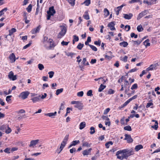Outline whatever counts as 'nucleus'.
Wrapping results in <instances>:
<instances>
[{
    "label": "nucleus",
    "mask_w": 160,
    "mask_h": 160,
    "mask_svg": "<svg viewBox=\"0 0 160 160\" xmlns=\"http://www.w3.org/2000/svg\"><path fill=\"white\" fill-rule=\"evenodd\" d=\"M57 112H51L45 114V115L48 116L50 117H52V116H56Z\"/></svg>",
    "instance_id": "19"
},
{
    "label": "nucleus",
    "mask_w": 160,
    "mask_h": 160,
    "mask_svg": "<svg viewBox=\"0 0 160 160\" xmlns=\"http://www.w3.org/2000/svg\"><path fill=\"white\" fill-rule=\"evenodd\" d=\"M80 141L79 140H75L73 141L71 144L68 147V148H70L72 146H75L78 144L79 143Z\"/></svg>",
    "instance_id": "15"
},
{
    "label": "nucleus",
    "mask_w": 160,
    "mask_h": 160,
    "mask_svg": "<svg viewBox=\"0 0 160 160\" xmlns=\"http://www.w3.org/2000/svg\"><path fill=\"white\" fill-rule=\"evenodd\" d=\"M95 128L93 127H92L90 128L91 131L90 133L91 134H93L95 133Z\"/></svg>",
    "instance_id": "29"
},
{
    "label": "nucleus",
    "mask_w": 160,
    "mask_h": 160,
    "mask_svg": "<svg viewBox=\"0 0 160 160\" xmlns=\"http://www.w3.org/2000/svg\"><path fill=\"white\" fill-rule=\"evenodd\" d=\"M41 142V141L39 139L32 140L30 142V144L29 145V147H33L36 145L38 143H40Z\"/></svg>",
    "instance_id": "3"
},
{
    "label": "nucleus",
    "mask_w": 160,
    "mask_h": 160,
    "mask_svg": "<svg viewBox=\"0 0 160 160\" xmlns=\"http://www.w3.org/2000/svg\"><path fill=\"white\" fill-rule=\"evenodd\" d=\"M38 68L40 70H42L44 68V66L42 64H39L38 65Z\"/></svg>",
    "instance_id": "38"
},
{
    "label": "nucleus",
    "mask_w": 160,
    "mask_h": 160,
    "mask_svg": "<svg viewBox=\"0 0 160 160\" xmlns=\"http://www.w3.org/2000/svg\"><path fill=\"white\" fill-rule=\"evenodd\" d=\"M92 90H89L87 92V95L88 96L91 97L92 96L93 94H92Z\"/></svg>",
    "instance_id": "37"
},
{
    "label": "nucleus",
    "mask_w": 160,
    "mask_h": 160,
    "mask_svg": "<svg viewBox=\"0 0 160 160\" xmlns=\"http://www.w3.org/2000/svg\"><path fill=\"white\" fill-rule=\"evenodd\" d=\"M30 92L28 91L23 92L20 93L19 97H21L22 99H25L27 98Z\"/></svg>",
    "instance_id": "2"
},
{
    "label": "nucleus",
    "mask_w": 160,
    "mask_h": 160,
    "mask_svg": "<svg viewBox=\"0 0 160 160\" xmlns=\"http://www.w3.org/2000/svg\"><path fill=\"white\" fill-rule=\"evenodd\" d=\"M31 43L29 42L28 44H27L26 45H25L23 47V49H26L28 47H29L31 45Z\"/></svg>",
    "instance_id": "59"
},
{
    "label": "nucleus",
    "mask_w": 160,
    "mask_h": 160,
    "mask_svg": "<svg viewBox=\"0 0 160 160\" xmlns=\"http://www.w3.org/2000/svg\"><path fill=\"white\" fill-rule=\"evenodd\" d=\"M143 146L141 145H137L135 148V149L136 150V151H138L139 150H140V149L142 148Z\"/></svg>",
    "instance_id": "24"
},
{
    "label": "nucleus",
    "mask_w": 160,
    "mask_h": 160,
    "mask_svg": "<svg viewBox=\"0 0 160 160\" xmlns=\"http://www.w3.org/2000/svg\"><path fill=\"white\" fill-rule=\"evenodd\" d=\"M106 87V86L103 85L102 84L100 85L98 89V92H102Z\"/></svg>",
    "instance_id": "25"
},
{
    "label": "nucleus",
    "mask_w": 160,
    "mask_h": 160,
    "mask_svg": "<svg viewBox=\"0 0 160 160\" xmlns=\"http://www.w3.org/2000/svg\"><path fill=\"white\" fill-rule=\"evenodd\" d=\"M149 39H147L143 42V44L145 46L146 48H147L148 46H149L150 45V44L149 42Z\"/></svg>",
    "instance_id": "21"
},
{
    "label": "nucleus",
    "mask_w": 160,
    "mask_h": 160,
    "mask_svg": "<svg viewBox=\"0 0 160 160\" xmlns=\"http://www.w3.org/2000/svg\"><path fill=\"white\" fill-rule=\"evenodd\" d=\"M66 32L65 31L64 32H62V31H61V32L58 33L57 36V38H62V37L66 33Z\"/></svg>",
    "instance_id": "18"
},
{
    "label": "nucleus",
    "mask_w": 160,
    "mask_h": 160,
    "mask_svg": "<svg viewBox=\"0 0 160 160\" xmlns=\"http://www.w3.org/2000/svg\"><path fill=\"white\" fill-rule=\"evenodd\" d=\"M85 14L83 15V17L86 20H88L89 19V16L88 14V11H86L85 12Z\"/></svg>",
    "instance_id": "20"
},
{
    "label": "nucleus",
    "mask_w": 160,
    "mask_h": 160,
    "mask_svg": "<svg viewBox=\"0 0 160 160\" xmlns=\"http://www.w3.org/2000/svg\"><path fill=\"white\" fill-rule=\"evenodd\" d=\"M32 9V5L31 4H30L26 8V9H27V11L28 12H30L31 11Z\"/></svg>",
    "instance_id": "36"
},
{
    "label": "nucleus",
    "mask_w": 160,
    "mask_h": 160,
    "mask_svg": "<svg viewBox=\"0 0 160 160\" xmlns=\"http://www.w3.org/2000/svg\"><path fill=\"white\" fill-rule=\"evenodd\" d=\"M76 151V149L75 148H73L72 149L70 150V152L71 153H73L74 152Z\"/></svg>",
    "instance_id": "63"
},
{
    "label": "nucleus",
    "mask_w": 160,
    "mask_h": 160,
    "mask_svg": "<svg viewBox=\"0 0 160 160\" xmlns=\"http://www.w3.org/2000/svg\"><path fill=\"white\" fill-rule=\"evenodd\" d=\"M63 89L62 88L57 90L56 92V94L57 95H58L60 93H62L63 92Z\"/></svg>",
    "instance_id": "28"
},
{
    "label": "nucleus",
    "mask_w": 160,
    "mask_h": 160,
    "mask_svg": "<svg viewBox=\"0 0 160 160\" xmlns=\"http://www.w3.org/2000/svg\"><path fill=\"white\" fill-rule=\"evenodd\" d=\"M114 22H112L108 24V27L110 28L111 30H115V28L114 27Z\"/></svg>",
    "instance_id": "11"
},
{
    "label": "nucleus",
    "mask_w": 160,
    "mask_h": 160,
    "mask_svg": "<svg viewBox=\"0 0 160 160\" xmlns=\"http://www.w3.org/2000/svg\"><path fill=\"white\" fill-rule=\"evenodd\" d=\"M158 125H155V124L153 126H151L152 128L156 130H157L158 129Z\"/></svg>",
    "instance_id": "64"
},
{
    "label": "nucleus",
    "mask_w": 160,
    "mask_h": 160,
    "mask_svg": "<svg viewBox=\"0 0 160 160\" xmlns=\"http://www.w3.org/2000/svg\"><path fill=\"white\" fill-rule=\"evenodd\" d=\"M133 154V152L132 151L125 149L117 151L116 155L118 159L122 160L124 158L127 159L129 156Z\"/></svg>",
    "instance_id": "1"
},
{
    "label": "nucleus",
    "mask_w": 160,
    "mask_h": 160,
    "mask_svg": "<svg viewBox=\"0 0 160 160\" xmlns=\"http://www.w3.org/2000/svg\"><path fill=\"white\" fill-rule=\"evenodd\" d=\"M101 41H100V40H99L98 41H95L94 42V44L97 45H98L99 46H100L101 44Z\"/></svg>",
    "instance_id": "52"
},
{
    "label": "nucleus",
    "mask_w": 160,
    "mask_h": 160,
    "mask_svg": "<svg viewBox=\"0 0 160 160\" xmlns=\"http://www.w3.org/2000/svg\"><path fill=\"white\" fill-rule=\"evenodd\" d=\"M8 127V125H3L0 127V130H6L7 129V128Z\"/></svg>",
    "instance_id": "27"
},
{
    "label": "nucleus",
    "mask_w": 160,
    "mask_h": 160,
    "mask_svg": "<svg viewBox=\"0 0 160 160\" xmlns=\"http://www.w3.org/2000/svg\"><path fill=\"white\" fill-rule=\"evenodd\" d=\"M16 29L14 28H12L11 30H9V34H8L9 36H11L13 33L16 32Z\"/></svg>",
    "instance_id": "22"
},
{
    "label": "nucleus",
    "mask_w": 160,
    "mask_h": 160,
    "mask_svg": "<svg viewBox=\"0 0 160 160\" xmlns=\"http://www.w3.org/2000/svg\"><path fill=\"white\" fill-rule=\"evenodd\" d=\"M75 54L74 53H72V52H68V53H67L66 54V55L67 56H71V57L72 58V57H73V55H74Z\"/></svg>",
    "instance_id": "48"
},
{
    "label": "nucleus",
    "mask_w": 160,
    "mask_h": 160,
    "mask_svg": "<svg viewBox=\"0 0 160 160\" xmlns=\"http://www.w3.org/2000/svg\"><path fill=\"white\" fill-rule=\"evenodd\" d=\"M8 76L9 79L12 81H14L17 79V75H14L13 72L12 71L10 72Z\"/></svg>",
    "instance_id": "4"
},
{
    "label": "nucleus",
    "mask_w": 160,
    "mask_h": 160,
    "mask_svg": "<svg viewBox=\"0 0 160 160\" xmlns=\"http://www.w3.org/2000/svg\"><path fill=\"white\" fill-rule=\"evenodd\" d=\"M128 57L126 56H125L122 59H121V60H122L124 62H126L128 60Z\"/></svg>",
    "instance_id": "56"
},
{
    "label": "nucleus",
    "mask_w": 160,
    "mask_h": 160,
    "mask_svg": "<svg viewBox=\"0 0 160 160\" xmlns=\"http://www.w3.org/2000/svg\"><path fill=\"white\" fill-rule=\"evenodd\" d=\"M110 109L109 108H108L107 109H106L104 112L103 114L106 115L110 111Z\"/></svg>",
    "instance_id": "49"
},
{
    "label": "nucleus",
    "mask_w": 160,
    "mask_h": 160,
    "mask_svg": "<svg viewBox=\"0 0 160 160\" xmlns=\"http://www.w3.org/2000/svg\"><path fill=\"white\" fill-rule=\"evenodd\" d=\"M10 148H6L5 149H4V151L5 152L7 153H10Z\"/></svg>",
    "instance_id": "50"
},
{
    "label": "nucleus",
    "mask_w": 160,
    "mask_h": 160,
    "mask_svg": "<svg viewBox=\"0 0 160 160\" xmlns=\"http://www.w3.org/2000/svg\"><path fill=\"white\" fill-rule=\"evenodd\" d=\"M147 10H144V11L142 12H141L140 13L139 15H138L137 18V19L139 20L142 17H143L144 16H145L147 14Z\"/></svg>",
    "instance_id": "9"
},
{
    "label": "nucleus",
    "mask_w": 160,
    "mask_h": 160,
    "mask_svg": "<svg viewBox=\"0 0 160 160\" xmlns=\"http://www.w3.org/2000/svg\"><path fill=\"white\" fill-rule=\"evenodd\" d=\"M68 43L69 42H65L64 41H63L61 42V44L63 46H67L68 45Z\"/></svg>",
    "instance_id": "57"
},
{
    "label": "nucleus",
    "mask_w": 160,
    "mask_h": 160,
    "mask_svg": "<svg viewBox=\"0 0 160 160\" xmlns=\"http://www.w3.org/2000/svg\"><path fill=\"white\" fill-rule=\"evenodd\" d=\"M73 40H74L75 41V42H77L79 40V38L76 35H74L73 36Z\"/></svg>",
    "instance_id": "53"
},
{
    "label": "nucleus",
    "mask_w": 160,
    "mask_h": 160,
    "mask_svg": "<svg viewBox=\"0 0 160 160\" xmlns=\"http://www.w3.org/2000/svg\"><path fill=\"white\" fill-rule=\"evenodd\" d=\"M40 96L34 97L31 98V100L32 101L33 103H35L36 102H39L40 100Z\"/></svg>",
    "instance_id": "16"
},
{
    "label": "nucleus",
    "mask_w": 160,
    "mask_h": 160,
    "mask_svg": "<svg viewBox=\"0 0 160 160\" xmlns=\"http://www.w3.org/2000/svg\"><path fill=\"white\" fill-rule=\"evenodd\" d=\"M60 27L61 28V31H62V32H64L65 31V32L67 31V28L65 26L63 25H61Z\"/></svg>",
    "instance_id": "35"
},
{
    "label": "nucleus",
    "mask_w": 160,
    "mask_h": 160,
    "mask_svg": "<svg viewBox=\"0 0 160 160\" xmlns=\"http://www.w3.org/2000/svg\"><path fill=\"white\" fill-rule=\"evenodd\" d=\"M125 138L124 139L127 140L128 143H131L133 142V140L131 138L130 135L128 134H125Z\"/></svg>",
    "instance_id": "5"
},
{
    "label": "nucleus",
    "mask_w": 160,
    "mask_h": 160,
    "mask_svg": "<svg viewBox=\"0 0 160 160\" xmlns=\"http://www.w3.org/2000/svg\"><path fill=\"white\" fill-rule=\"evenodd\" d=\"M10 62L11 63L14 62L16 61L15 56L14 53H12L10 54L9 57Z\"/></svg>",
    "instance_id": "6"
},
{
    "label": "nucleus",
    "mask_w": 160,
    "mask_h": 160,
    "mask_svg": "<svg viewBox=\"0 0 160 160\" xmlns=\"http://www.w3.org/2000/svg\"><path fill=\"white\" fill-rule=\"evenodd\" d=\"M151 65L152 66V67L154 69H156V67L157 66H158V63H155V64H152Z\"/></svg>",
    "instance_id": "62"
},
{
    "label": "nucleus",
    "mask_w": 160,
    "mask_h": 160,
    "mask_svg": "<svg viewBox=\"0 0 160 160\" xmlns=\"http://www.w3.org/2000/svg\"><path fill=\"white\" fill-rule=\"evenodd\" d=\"M86 6H88L90 4V0H86L83 2Z\"/></svg>",
    "instance_id": "42"
},
{
    "label": "nucleus",
    "mask_w": 160,
    "mask_h": 160,
    "mask_svg": "<svg viewBox=\"0 0 160 160\" xmlns=\"http://www.w3.org/2000/svg\"><path fill=\"white\" fill-rule=\"evenodd\" d=\"M66 144V143H65L64 141L62 142L59 148L60 150L59 152H58V154L63 149L64 147Z\"/></svg>",
    "instance_id": "17"
},
{
    "label": "nucleus",
    "mask_w": 160,
    "mask_h": 160,
    "mask_svg": "<svg viewBox=\"0 0 160 160\" xmlns=\"http://www.w3.org/2000/svg\"><path fill=\"white\" fill-rule=\"evenodd\" d=\"M11 131V129L8 126V127H7V129H6L5 132L6 133L8 134L10 133Z\"/></svg>",
    "instance_id": "45"
},
{
    "label": "nucleus",
    "mask_w": 160,
    "mask_h": 160,
    "mask_svg": "<svg viewBox=\"0 0 160 160\" xmlns=\"http://www.w3.org/2000/svg\"><path fill=\"white\" fill-rule=\"evenodd\" d=\"M89 46L91 48L92 50L94 51H97V49L95 46L91 45H89Z\"/></svg>",
    "instance_id": "40"
},
{
    "label": "nucleus",
    "mask_w": 160,
    "mask_h": 160,
    "mask_svg": "<svg viewBox=\"0 0 160 160\" xmlns=\"http://www.w3.org/2000/svg\"><path fill=\"white\" fill-rule=\"evenodd\" d=\"M47 14L48 13L52 14L53 15L55 13L56 11L54 8V7L52 6L49 8V10L47 12Z\"/></svg>",
    "instance_id": "12"
},
{
    "label": "nucleus",
    "mask_w": 160,
    "mask_h": 160,
    "mask_svg": "<svg viewBox=\"0 0 160 160\" xmlns=\"http://www.w3.org/2000/svg\"><path fill=\"white\" fill-rule=\"evenodd\" d=\"M86 126V123L85 122H82L80 123L79 125V129L81 130L83 129Z\"/></svg>",
    "instance_id": "23"
},
{
    "label": "nucleus",
    "mask_w": 160,
    "mask_h": 160,
    "mask_svg": "<svg viewBox=\"0 0 160 160\" xmlns=\"http://www.w3.org/2000/svg\"><path fill=\"white\" fill-rule=\"evenodd\" d=\"M128 45V43L124 41L123 42H120L119 45L121 46H122L124 47H126Z\"/></svg>",
    "instance_id": "26"
},
{
    "label": "nucleus",
    "mask_w": 160,
    "mask_h": 160,
    "mask_svg": "<svg viewBox=\"0 0 160 160\" xmlns=\"http://www.w3.org/2000/svg\"><path fill=\"white\" fill-rule=\"evenodd\" d=\"M137 95H135L134 96H133L131 98H129V100L130 102L132 100L135 99L137 98Z\"/></svg>",
    "instance_id": "60"
},
{
    "label": "nucleus",
    "mask_w": 160,
    "mask_h": 160,
    "mask_svg": "<svg viewBox=\"0 0 160 160\" xmlns=\"http://www.w3.org/2000/svg\"><path fill=\"white\" fill-rule=\"evenodd\" d=\"M69 138V135H66L65 137H64L63 141H64V142L66 143H67V142Z\"/></svg>",
    "instance_id": "41"
},
{
    "label": "nucleus",
    "mask_w": 160,
    "mask_h": 160,
    "mask_svg": "<svg viewBox=\"0 0 160 160\" xmlns=\"http://www.w3.org/2000/svg\"><path fill=\"white\" fill-rule=\"evenodd\" d=\"M143 29V28L141 25H138L137 27V30L139 32L142 31Z\"/></svg>",
    "instance_id": "31"
},
{
    "label": "nucleus",
    "mask_w": 160,
    "mask_h": 160,
    "mask_svg": "<svg viewBox=\"0 0 160 160\" xmlns=\"http://www.w3.org/2000/svg\"><path fill=\"white\" fill-rule=\"evenodd\" d=\"M152 67V65H151L148 68L146 69V71H150V70H152L154 69Z\"/></svg>",
    "instance_id": "51"
},
{
    "label": "nucleus",
    "mask_w": 160,
    "mask_h": 160,
    "mask_svg": "<svg viewBox=\"0 0 160 160\" xmlns=\"http://www.w3.org/2000/svg\"><path fill=\"white\" fill-rule=\"evenodd\" d=\"M54 72L53 71H50L48 72V74L49 75V77L50 78H52L54 74Z\"/></svg>",
    "instance_id": "39"
},
{
    "label": "nucleus",
    "mask_w": 160,
    "mask_h": 160,
    "mask_svg": "<svg viewBox=\"0 0 160 160\" xmlns=\"http://www.w3.org/2000/svg\"><path fill=\"white\" fill-rule=\"evenodd\" d=\"M40 25H39L36 28H34L31 31V32L32 34H34L39 32L41 28Z\"/></svg>",
    "instance_id": "8"
},
{
    "label": "nucleus",
    "mask_w": 160,
    "mask_h": 160,
    "mask_svg": "<svg viewBox=\"0 0 160 160\" xmlns=\"http://www.w3.org/2000/svg\"><path fill=\"white\" fill-rule=\"evenodd\" d=\"M104 12L105 13V15L106 17L108 16L109 14V11L107 8H105L104 9Z\"/></svg>",
    "instance_id": "34"
},
{
    "label": "nucleus",
    "mask_w": 160,
    "mask_h": 160,
    "mask_svg": "<svg viewBox=\"0 0 160 160\" xmlns=\"http://www.w3.org/2000/svg\"><path fill=\"white\" fill-rule=\"evenodd\" d=\"M70 4L72 5L73 6L75 4V0H66Z\"/></svg>",
    "instance_id": "43"
},
{
    "label": "nucleus",
    "mask_w": 160,
    "mask_h": 160,
    "mask_svg": "<svg viewBox=\"0 0 160 160\" xmlns=\"http://www.w3.org/2000/svg\"><path fill=\"white\" fill-rule=\"evenodd\" d=\"M124 129L125 130L131 131L132 130V128L130 126L128 125L125 127L124 128Z\"/></svg>",
    "instance_id": "30"
},
{
    "label": "nucleus",
    "mask_w": 160,
    "mask_h": 160,
    "mask_svg": "<svg viewBox=\"0 0 160 160\" xmlns=\"http://www.w3.org/2000/svg\"><path fill=\"white\" fill-rule=\"evenodd\" d=\"M74 107L78 108L79 110H81L83 108L82 103L79 101L76 105H74Z\"/></svg>",
    "instance_id": "10"
},
{
    "label": "nucleus",
    "mask_w": 160,
    "mask_h": 160,
    "mask_svg": "<svg viewBox=\"0 0 160 160\" xmlns=\"http://www.w3.org/2000/svg\"><path fill=\"white\" fill-rule=\"evenodd\" d=\"M92 149L91 148H90L88 149H86L84 150L82 152V154L84 156L88 155L90 154Z\"/></svg>",
    "instance_id": "13"
},
{
    "label": "nucleus",
    "mask_w": 160,
    "mask_h": 160,
    "mask_svg": "<svg viewBox=\"0 0 160 160\" xmlns=\"http://www.w3.org/2000/svg\"><path fill=\"white\" fill-rule=\"evenodd\" d=\"M131 38H133L134 37L135 38H137L138 37V35L137 34H135L134 33H132L131 34Z\"/></svg>",
    "instance_id": "55"
},
{
    "label": "nucleus",
    "mask_w": 160,
    "mask_h": 160,
    "mask_svg": "<svg viewBox=\"0 0 160 160\" xmlns=\"http://www.w3.org/2000/svg\"><path fill=\"white\" fill-rule=\"evenodd\" d=\"M142 41V40H137L136 41H134V42L135 43V44H137V45L139 44Z\"/></svg>",
    "instance_id": "61"
},
{
    "label": "nucleus",
    "mask_w": 160,
    "mask_h": 160,
    "mask_svg": "<svg viewBox=\"0 0 160 160\" xmlns=\"http://www.w3.org/2000/svg\"><path fill=\"white\" fill-rule=\"evenodd\" d=\"M52 40L51 39H49L48 41V43L49 44V47H46L47 49H50L52 47H54V45L53 42H52Z\"/></svg>",
    "instance_id": "7"
},
{
    "label": "nucleus",
    "mask_w": 160,
    "mask_h": 160,
    "mask_svg": "<svg viewBox=\"0 0 160 160\" xmlns=\"http://www.w3.org/2000/svg\"><path fill=\"white\" fill-rule=\"evenodd\" d=\"M138 88V85L136 83L134 84L131 87V89L132 90L137 89Z\"/></svg>",
    "instance_id": "46"
},
{
    "label": "nucleus",
    "mask_w": 160,
    "mask_h": 160,
    "mask_svg": "<svg viewBox=\"0 0 160 160\" xmlns=\"http://www.w3.org/2000/svg\"><path fill=\"white\" fill-rule=\"evenodd\" d=\"M83 44H82L81 43H79L77 47V48L79 50H81L82 48L83 47Z\"/></svg>",
    "instance_id": "33"
},
{
    "label": "nucleus",
    "mask_w": 160,
    "mask_h": 160,
    "mask_svg": "<svg viewBox=\"0 0 160 160\" xmlns=\"http://www.w3.org/2000/svg\"><path fill=\"white\" fill-rule=\"evenodd\" d=\"M82 146H86L87 147H89L90 145H89V143L86 142L84 141H82Z\"/></svg>",
    "instance_id": "32"
},
{
    "label": "nucleus",
    "mask_w": 160,
    "mask_h": 160,
    "mask_svg": "<svg viewBox=\"0 0 160 160\" xmlns=\"http://www.w3.org/2000/svg\"><path fill=\"white\" fill-rule=\"evenodd\" d=\"M19 157L18 155H17L16 156H13L12 157L11 160H15L16 159H18L19 158Z\"/></svg>",
    "instance_id": "58"
},
{
    "label": "nucleus",
    "mask_w": 160,
    "mask_h": 160,
    "mask_svg": "<svg viewBox=\"0 0 160 160\" xmlns=\"http://www.w3.org/2000/svg\"><path fill=\"white\" fill-rule=\"evenodd\" d=\"M124 18L127 19H130L132 17L133 15L131 13H129L128 14H124Z\"/></svg>",
    "instance_id": "14"
},
{
    "label": "nucleus",
    "mask_w": 160,
    "mask_h": 160,
    "mask_svg": "<svg viewBox=\"0 0 160 160\" xmlns=\"http://www.w3.org/2000/svg\"><path fill=\"white\" fill-rule=\"evenodd\" d=\"M83 91H81L77 93V95L78 97H82L83 95Z\"/></svg>",
    "instance_id": "44"
},
{
    "label": "nucleus",
    "mask_w": 160,
    "mask_h": 160,
    "mask_svg": "<svg viewBox=\"0 0 160 160\" xmlns=\"http://www.w3.org/2000/svg\"><path fill=\"white\" fill-rule=\"evenodd\" d=\"M102 118L104 120L107 121H109V119L108 118L107 116H103L102 117Z\"/></svg>",
    "instance_id": "47"
},
{
    "label": "nucleus",
    "mask_w": 160,
    "mask_h": 160,
    "mask_svg": "<svg viewBox=\"0 0 160 160\" xmlns=\"http://www.w3.org/2000/svg\"><path fill=\"white\" fill-rule=\"evenodd\" d=\"M114 91L111 89H109L108 91V93L109 94H113L114 93Z\"/></svg>",
    "instance_id": "54"
}]
</instances>
